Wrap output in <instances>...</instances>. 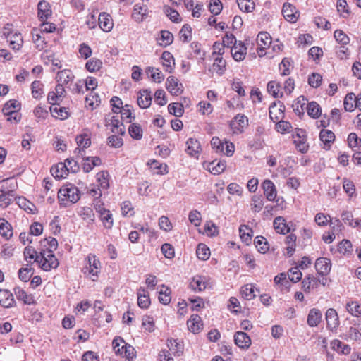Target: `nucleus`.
<instances>
[{
  "label": "nucleus",
  "instance_id": "obj_21",
  "mask_svg": "<svg viewBox=\"0 0 361 361\" xmlns=\"http://www.w3.org/2000/svg\"><path fill=\"white\" fill-rule=\"evenodd\" d=\"M187 324L188 329L192 333L199 332L203 326L201 318L197 314L192 315L188 319Z\"/></svg>",
  "mask_w": 361,
  "mask_h": 361
},
{
  "label": "nucleus",
  "instance_id": "obj_35",
  "mask_svg": "<svg viewBox=\"0 0 361 361\" xmlns=\"http://www.w3.org/2000/svg\"><path fill=\"white\" fill-rule=\"evenodd\" d=\"M320 140L325 146L329 147L335 140L334 133L329 130H322L319 133Z\"/></svg>",
  "mask_w": 361,
  "mask_h": 361
},
{
  "label": "nucleus",
  "instance_id": "obj_46",
  "mask_svg": "<svg viewBox=\"0 0 361 361\" xmlns=\"http://www.w3.org/2000/svg\"><path fill=\"white\" fill-rule=\"evenodd\" d=\"M128 133L133 139L140 140L142 137V129L138 124H131L128 128Z\"/></svg>",
  "mask_w": 361,
  "mask_h": 361
},
{
  "label": "nucleus",
  "instance_id": "obj_50",
  "mask_svg": "<svg viewBox=\"0 0 361 361\" xmlns=\"http://www.w3.org/2000/svg\"><path fill=\"white\" fill-rule=\"evenodd\" d=\"M281 85L279 82L276 81H270L267 84V91L269 94H271L274 98H277L279 97Z\"/></svg>",
  "mask_w": 361,
  "mask_h": 361
},
{
  "label": "nucleus",
  "instance_id": "obj_29",
  "mask_svg": "<svg viewBox=\"0 0 361 361\" xmlns=\"http://www.w3.org/2000/svg\"><path fill=\"white\" fill-rule=\"evenodd\" d=\"M281 107H283L284 109V106H281ZM269 117L271 121L274 122H276L283 117V109L281 108H279L276 103H273L269 106Z\"/></svg>",
  "mask_w": 361,
  "mask_h": 361
},
{
  "label": "nucleus",
  "instance_id": "obj_62",
  "mask_svg": "<svg viewBox=\"0 0 361 361\" xmlns=\"http://www.w3.org/2000/svg\"><path fill=\"white\" fill-rule=\"evenodd\" d=\"M302 275L298 267L291 268L288 271L289 279L294 283L299 281L302 278Z\"/></svg>",
  "mask_w": 361,
  "mask_h": 361
},
{
  "label": "nucleus",
  "instance_id": "obj_52",
  "mask_svg": "<svg viewBox=\"0 0 361 361\" xmlns=\"http://www.w3.org/2000/svg\"><path fill=\"white\" fill-rule=\"evenodd\" d=\"M0 235L6 239H8L13 235L11 226L8 221L0 223Z\"/></svg>",
  "mask_w": 361,
  "mask_h": 361
},
{
  "label": "nucleus",
  "instance_id": "obj_28",
  "mask_svg": "<svg viewBox=\"0 0 361 361\" xmlns=\"http://www.w3.org/2000/svg\"><path fill=\"white\" fill-rule=\"evenodd\" d=\"M274 227L279 233L285 234L290 231V228L288 227L285 219L282 216H278L274 219Z\"/></svg>",
  "mask_w": 361,
  "mask_h": 361
},
{
  "label": "nucleus",
  "instance_id": "obj_58",
  "mask_svg": "<svg viewBox=\"0 0 361 361\" xmlns=\"http://www.w3.org/2000/svg\"><path fill=\"white\" fill-rule=\"evenodd\" d=\"M337 11L341 13V16L345 18L350 13L348 10V6L345 0H338L337 1Z\"/></svg>",
  "mask_w": 361,
  "mask_h": 361
},
{
  "label": "nucleus",
  "instance_id": "obj_37",
  "mask_svg": "<svg viewBox=\"0 0 361 361\" xmlns=\"http://www.w3.org/2000/svg\"><path fill=\"white\" fill-rule=\"evenodd\" d=\"M137 304L141 308H147L150 304L149 295L145 289L140 288L139 290Z\"/></svg>",
  "mask_w": 361,
  "mask_h": 361
},
{
  "label": "nucleus",
  "instance_id": "obj_51",
  "mask_svg": "<svg viewBox=\"0 0 361 361\" xmlns=\"http://www.w3.org/2000/svg\"><path fill=\"white\" fill-rule=\"evenodd\" d=\"M102 65L101 60L93 58L89 60L85 65L86 68L90 72H94L99 71Z\"/></svg>",
  "mask_w": 361,
  "mask_h": 361
},
{
  "label": "nucleus",
  "instance_id": "obj_15",
  "mask_svg": "<svg viewBox=\"0 0 361 361\" xmlns=\"http://www.w3.org/2000/svg\"><path fill=\"white\" fill-rule=\"evenodd\" d=\"M0 304L5 308H10L15 305L13 294L6 289H0Z\"/></svg>",
  "mask_w": 361,
  "mask_h": 361
},
{
  "label": "nucleus",
  "instance_id": "obj_63",
  "mask_svg": "<svg viewBox=\"0 0 361 361\" xmlns=\"http://www.w3.org/2000/svg\"><path fill=\"white\" fill-rule=\"evenodd\" d=\"M147 14V6H139L137 4L135 5L133 10V16L137 18V20H140L142 19L144 16Z\"/></svg>",
  "mask_w": 361,
  "mask_h": 361
},
{
  "label": "nucleus",
  "instance_id": "obj_16",
  "mask_svg": "<svg viewBox=\"0 0 361 361\" xmlns=\"http://www.w3.org/2000/svg\"><path fill=\"white\" fill-rule=\"evenodd\" d=\"M140 95L137 97V104L142 109L148 108L152 103L151 92L147 90H142L139 92Z\"/></svg>",
  "mask_w": 361,
  "mask_h": 361
},
{
  "label": "nucleus",
  "instance_id": "obj_27",
  "mask_svg": "<svg viewBox=\"0 0 361 361\" xmlns=\"http://www.w3.org/2000/svg\"><path fill=\"white\" fill-rule=\"evenodd\" d=\"M7 41L9 42L10 47L13 50H19L23 44V39L20 32H15Z\"/></svg>",
  "mask_w": 361,
  "mask_h": 361
},
{
  "label": "nucleus",
  "instance_id": "obj_20",
  "mask_svg": "<svg viewBox=\"0 0 361 361\" xmlns=\"http://www.w3.org/2000/svg\"><path fill=\"white\" fill-rule=\"evenodd\" d=\"M207 286L205 277L201 276L193 277L190 283V288L195 291L201 292L207 288Z\"/></svg>",
  "mask_w": 361,
  "mask_h": 361
},
{
  "label": "nucleus",
  "instance_id": "obj_42",
  "mask_svg": "<svg viewBox=\"0 0 361 361\" xmlns=\"http://www.w3.org/2000/svg\"><path fill=\"white\" fill-rule=\"evenodd\" d=\"M196 254L200 259L207 260L209 257L210 251L206 245L200 243L197 247Z\"/></svg>",
  "mask_w": 361,
  "mask_h": 361
},
{
  "label": "nucleus",
  "instance_id": "obj_26",
  "mask_svg": "<svg viewBox=\"0 0 361 361\" xmlns=\"http://www.w3.org/2000/svg\"><path fill=\"white\" fill-rule=\"evenodd\" d=\"M186 152L190 156H195L200 153V144L197 140L194 138H190L186 142Z\"/></svg>",
  "mask_w": 361,
  "mask_h": 361
},
{
  "label": "nucleus",
  "instance_id": "obj_40",
  "mask_svg": "<svg viewBox=\"0 0 361 361\" xmlns=\"http://www.w3.org/2000/svg\"><path fill=\"white\" fill-rule=\"evenodd\" d=\"M240 293L242 297L250 300L255 297V289L252 284H246L241 288Z\"/></svg>",
  "mask_w": 361,
  "mask_h": 361
},
{
  "label": "nucleus",
  "instance_id": "obj_39",
  "mask_svg": "<svg viewBox=\"0 0 361 361\" xmlns=\"http://www.w3.org/2000/svg\"><path fill=\"white\" fill-rule=\"evenodd\" d=\"M356 96L354 93L348 94L344 99V108L348 111H353L355 107Z\"/></svg>",
  "mask_w": 361,
  "mask_h": 361
},
{
  "label": "nucleus",
  "instance_id": "obj_43",
  "mask_svg": "<svg viewBox=\"0 0 361 361\" xmlns=\"http://www.w3.org/2000/svg\"><path fill=\"white\" fill-rule=\"evenodd\" d=\"M17 203L19 205V207L24 210L28 212L29 213L34 214L35 211V205L26 200L24 197H18L17 199Z\"/></svg>",
  "mask_w": 361,
  "mask_h": 361
},
{
  "label": "nucleus",
  "instance_id": "obj_33",
  "mask_svg": "<svg viewBox=\"0 0 361 361\" xmlns=\"http://www.w3.org/2000/svg\"><path fill=\"white\" fill-rule=\"evenodd\" d=\"M50 111L54 117L61 120L66 119L70 115L65 107L51 106Z\"/></svg>",
  "mask_w": 361,
  "mask_h": 361
},
{
  "label": "nucleus",
  "instance_id": "obj_54",
  "mask_svg": "<svg viewBox=\"0 0 361 361\" xmlns=\"http://www.w3.org/2000/svg\"><path fill=\"white\" fill-rule=\"evenodd\" d=\"M249 231L252 233V231L247 226L243 225L239 228L240 236L247 244L251 241V234Z\"/></svg>",
  "mask_w": 361,
  "mask_h": 361
},
{
  "label": "nucleus",
  "instance_id": "obj_8",
  "mask_svg": "<svg viewBox=\"0 0 361 361\" xmlns=\"http://www.w3.org/2000/svg\"><path fill=\"white\" fill-rule=\"evenodd\" d=\"M166 87L168 91L173 95H180L183 91L182 84L174 76H169L167 78Z\"/></svg>",
  "mask_w": 361,
  "mask_h": 361
},
{
  "label": "nucleus",
  "instance_id": "obj_47",
  "mask_svg": "<svg viewBox=\"0 0 361 361\" xmlns=\"http://www.w3.org/2000/svg\"><path fill=\"white\" fill-rule=\"evenodd\" d=\"M255 245L259 252L262 253H265L269 250L267 239L262 236H257L255 238Z\"/></svg>",
  "mask_w": 361,
  "mask_h": 361
},
{
  "label": "nucleus",
  "instance_id": "obj_24",
  "mask_svg": "<svg viewBox=\"0 0 361 361\" xmlns=\"http://www.w3.org/2000/svg\"><path fill=\"white\" fill-rule=\"evenodd\" d=\"M73 73L68 69H64L59 71L56 77L57 82L63 85L68 84L71 81H73Z\"/></svg>",
  "mask_w": 361,
  "mask_h": 361
},
{
  "label": "nucleus",
  "instance_id": "obj_7",
  "mask_svg": "<svg viewBox=\"0 0 361 361\" xmlns=\"http://www.w3.org/2000/svg\"><path fill=\"white\" fill-rule=\"evenodd\" d=\"M248 125V119L243 114H238L231 122V126L233 133L240 134L243 132L244 128Z\"/></svg>",
  "mask_w": 361,
  "mask_h": 361
},
{
  "label": "nucleus",
  "instance_id": "obj_56",
  "mask_svg": "<svg viewBox=\"0 0 361 361\" xmlns=\"http://www.w3.org/2000/svg\"><path fill=\"white\" fill-rule=\"evenodd\" d=\"M97 180L99 183V187L102 189H107L109 186L108 176L109 173L106 171H101L97 173Z\"/></svg>",
  "mask_w": 361,
  "mask_h": 361
},
{
  "label": "nucleus",
  "instance_id": "obj_12",
  "mask_svg": "<svg viewBox=\"0 0 361 361\" xmlns=\"http://www.w3.org/2000/svg\"><path fill=\"white\" fill-rule=\"evenodd\" d=\"M99 25L104 32H110L114 26L111 16L106 13H101L98 18Z\"/></svg>",
  "mask_w": 361,
  "mask_h": 361
},
{
  "label": "nucleus",
  "instance_id": "obj_9",
  "mask_svg": "<svg viewBox=\"0 0 361 361\" xmlns=\"http://www.w3.org/2000/svg\"><path fill=\"white\" fill-rule=\"evenodd\" d=\"M315 269L317 273L322 276L327 275L331 268V263L329 259L325 257H320L316 260Z\"/></svg>",
  "mask_w": 361,
  "mask_h": 361
},
{
  "label": "nucleus",
  "instance_id": "obj_22",
  "mask_svg": "<svg viewBox=\"0 0 361 361\" xmlns=\"http://www.w3.org/2000/svg\"><path fill=\"white\" fill-rule=\"evenodd\" d=\"M101 164L102 161L98 157H87L83 159L82 169L85 173H88L94 166H99Z\"/></svg>",
  "mask_w": 361,
  "mask_h": 361
},
{
  "label": "nucleus",
  "instance_id": "obj_32",
  "mask_svg": "<svg viewBox=\"0 0 361 361\" xmlns=\"http://www.w3.org/2000/svg\"><path fill=\"white\" fill-rule=\"evenodd\" d=\"M167 345L169 350L177 356H180L183 351V345L177 340L171 338L167 340Z\"/></svg>",
  "mask_w": 361,
  "mask_h": 361
},
{
  "label": "nucleus",
  "instance_id": "obj_3",
  "mask_svg": "<svg viewBox=\"0 0 361 361\" xmlns=\"http://www.w3.org/2000/svg\"><path fill=\"white\" fill-rule=\"evenodd\" d=\"M85 261L88 266H86L84 269V273H88L92 277H97L100 271L101 263L99 259L97 258L95 255L89 254L85 258ZM92 281H96L94 278H92Z\"/></svg>",
  "mask_w": 361,
  "mask_h": 361
},
{
  "label": "nucleus",
  "instance_id": "obj_4",
  "mask_svg": "<svg viewBox=\"0 0 361 361\" xmlns=\"http://www.w3.org/2000/svg\"><path fill=\"white\" fill-rule=\"evenodd\" d=\"M7 180L0 181V207H7L15 198L13 190H9L7 187Z\"/></svg>",
  "mask_w": 361,
  "mask_h": 361
},
{
  "label": "nucleus",
  "instance_id": "obj_38",
  "mask_svg": "<svg viewBox=\"0 0 361 361\" xmlns=\"http://www.w3.org/2000/svg\"><path fill=\"white\" fill-rule=\"evenodd\" d=\"M346 310L353 317L361 316V305L356 301H350L346 304Z\"/></svg>",
  "mask_w": 361,
  "mask_h": 361
},
{
  "label": "nucleus",
  "instance_id": "obj_55",
  "mask_svg": "<svg viewBox=\"0 0 361 361\" xmlns=\"http://www.w3.org/2000/svg\"><path fill=\"white\" fill-rule=\"evenodd\" d=\"M162 42H159L160 45L166 47L171 44L173 40V36L171 32L168 30H162L161 32V39Z\"/></svg>",
  "mask_w": 361,
  "mask_h": 361
},
{
  "label": "nucleus",
  "instance_id": "obj_19",
  "mask_svg": "<svg viewBox=\"0 0 361 361\" xmlns=\"http://www.w3.org/2000/svg\"><path fill=\"white\" fill-rule=\"evenodd\" d=\"M38 16L41 21L46 20L51 15V10L48 2L45 1H40L38 3Z\"/></svg>",
  "mask_w": 361,
  "mask_h": 361
},
{
  "label": "nucleus",
  "instance_id": "obj_34",
  "mask_svg": "<svg viewBox=\"0 0 361 361\" xmlns=\"http://www.w3.org/2000/svg\"><path fill=\"white\" fill-rule=\"evenodd\" d=\"M307 111L308 115L313 118L319 117L322 114L321 107L316 102H311L307 104Z\"/></svg>",
  "mask_w": 361,
  "mask_h": 361
},
{
  "label": "nucleus",
  "instance_id": "obj_17",
  "mask_svg": "<svg viewBox=\"0 0 361 361\" xmlns=\"http://www.w3.org/2000/svg\"><path fill=\"white\" fill-rule=\"evenodd\" d=\"M69 169L67 168L66 164L59 163L56 166L51 168V173L56 178H63L68 173Z\"/></svg>",
  "mask_w": 361,
  "mask_h": 361
},
{
  "label": "nucleus",
  "instance_id": "obj_2",
  "mask_svg": "<svg viewBox=\"0 0 361 361\" xmlns=\"http://www.w3.org/2000/svg\"><path fill=\"white\" fill-rule=\"evenodd\" d=\"M35 262L45 271H50L51 269H56L59 265V262L52 250L41 252L39 255L36 256Z\"/></svg>",
  "mask_w": 361,
  "mask_h": 361
},
{
  "label": "nucleus",
  "instance_id": "obj_1",
  "mask_svg": "<svg viewBox=\"0 0 361 361\" xmlns=\"http://www.w3.org/2000/svg\"><path fill=\"white\" fill-rule=\"evenodd\" d=\"M58 199L64 207L74 204L80 200L79 190L71 183L65 184L58 191Z\"/></svg>",
  "mask_w": 361,
  "mask_h": 361
},
{
  "label": "nucleus",
  "instance_id": "obj_53",
  "mask_svg": "<svg viewBox=\"0 0 361 361\" xmlns=\"http://www.w3.org/2000/svg\"><path fill=\"white\" fill-rule=\"evenodd\" d=\"M20 104L16 100H10L7 102L3 108L4 114L14 113L19 108Z\"/></svg>",
  "mask_w": 361,
  "mask_h": 361
},
{
  "label": "nucleus",
  "instance_id": "obj_25",
  "mask_svg": "<svg viewBox=\"0 0 361 361\" xmlns=\"http://www.w3.org/2000/svg\"><path fill=\"white\" fill-rule=\"evenodd\" d=\"M226 167L225 161L214 160L207 164V169L213 174L218 175L223 173Z\"/></svg>",
  "mask_w": 361,
  "mask_h": 361
},
{
  "label": "nucleus",
  "instance_id": "obj_13",
  "mask_svg": "<svg viewBox=\"0 0 361 361\" xmlns=\"http://www.w3.org/2000/svg\"><path fill=\"white\" fill-rule=\"evenodd\" d=\"M264 194L269 201H274L276 197V189L274 183L270 180H265L262 183Z\"/></svg>",
  "mask_w": 361,
  "mask_h": 361
},
{
  "label": "nucleus",
  "instance_id": "obj_23",
  "mask_svg": "<svg viewBox=\"0 0 361 361\" xmlns=\"http://www.w3.org/2000/svg\"><path fill=\"white\" fill-rule=\"evenodd\" d=\"M322 320V312L319 310L313 308L310 310L307 316V324L310 326H318Z\"/></svg>",
  "mask_w": 361,
  "mask_h": 361
},
{
  "label": "nucleus",
  "instance_id": "obj_18",
  "mask_svg": "<svg viewBox=\"0 0 361 361\" xmlns=\"http://www.w3.org/2000/svg\"><path fill=\"white\" fill-rule=\"evenodd\" d=\"M13 291L17 299L23 301L24 304L33 305L35 303L34 297L32 295H28L23 288L16 287Z\"/></svg>",
  "mask_w": 361,
  "mask_h": 361
},
{
  "label": "nucleus",
  "instance_id": "obj_59",
  "mask_svg": "<svg viewBox=\"0 0 361 361\" xmlns=\"http://www.w3.org/2000/svg\"><path fill=\"white\" fill-rule=\"evenodd\" d=\"M42 87V84L39 81L35 80L32 83V94L34 98L38 99L42 96L43 93Z\"/></svg>",
  "mask_w": 361,
  "mask_h": 361
},
{
  "label": "nucleus",
  "instance_id": "obj_61",
  "mask_svg": "<svg viewBox=\"0 0 361 361\" xmlns=\"http://www.w3.org/2000/svg\"><path fill=\"white\" fill-rule=\"evenodd\" d=\"M334 37L342 45H346L350 42L349 37L341 30H336L334 32Z\"/></svg>",
  "mask_w": 361,
  "mask_h": 361
},
{
  "label": "nucleus",
  "instance_id": "obj_6",
  "mask_svg": "<svg viewBox=\"0 0 361 361\" xmlns=\"http://www.w3.org/2000/svg\"><path fill=\"white\" fill-rule=\"evenodd\" d=\"M282 14L287 21L292 23H295L300 16V13L296 7L289 2L283 4Z\"/></svg>",
  "mask_w": 361,
  "mask_h": 361
},
{
  "label": "nucleus",
  "instance_id": "obj_41",
  "mask_svg": "<svg viewBox=\"0 0 361 361\" xmlns=\"http://www.w3.org/2000/svg\"><path fill=\"white\" fill-rule=\"evenodd\" d=\"M159 300L160 302L167 305L171 301V290L169 287L165 286L164 285L161 286V288L159 290Z\"/></svg>",
  "mask_w": 361,
  "mask_h": 361
},
{
  "label": "nucleus",
  "instance_id": "obj_45",
  "mask_svg": "<svg viewBox=\"0 0 361 361\" xmlns=\"http://www.w3.org/2000/svg\"><path fill=\"white\" fill-rule=\"evenodd\" d=\"M169 112L176 117L181 116L184 113L183 104L178 102L170 104L168 106Z\"/></svg>",
  "mask_w": 361,
  "mask_h": 361
},
{
  "label": "nucleus",
  "instance_id": "obj_5",
  "mask_svg": "<svg viewBox=\"0 0 361 361\" xmlns=\"http://www.w3.org/2000/svg\"><path fill=\"white\" fill-rule=\"evenodd\" d=\"M106 126L109 128L114 134L123 135L125 134V127L118 115L109 116L106 118Z\"/></svg>",
  "mask_w": 361,
  "mask_h": 361
},
{
  "label": "nucleus",
  "instance_id": "obj_44",
  "mask_svg": "<svg viewBox=\"0 0 361 361\" xmlns=\"http://www.w3.org/2000/svg\"><path fill=\"white\" fill-rule=\"evenodd\" d=\"M296 238H297L295 234H290L286 238L287 255L289 257L292 256L295 252Z\"/></svg>",
  "mask_w": 361,
  "mask_h": 361
},
{
  "label": "nucleus",
  "instance_id": "obj_30",
  "mask_svg": "<svg viewBox=\"0 0 361 361\" xmlns=\"http://www.w3.org/2000/svg\"><path fill=\"white\" fill-rule=\"evenodd\" d=\"M226 61L221 56H217L214 59L212 65V71L216 72L218 75H221L226 71Z\"/></svg>",
  "mask_w": 361,
  "mask_h": 361
},
{
  "label": "nucleus",
  "instance_id": "obj_60",
  "mask_svg": "<svg viewBox=\"0 0 361 361\" xmlns=\"http://www.w3.org/2000/svg\"><path fill=\"white\" fill-rule=\"evenodd\" d=\"M180 38H183V42H188L192 38V28L186 24L183 26L180 31Z\"/></svg>",
  "mask_w": 361,
  "mask_h": 361
},
{
  "label": "nucleus",
  "instance_id": "obj_36",
  "mask_svg": "<svg viewBox=\"0 0 361 361\" xmlns=\"http://www.w3.org/2000/svg\"><path fill=\"white\" fill-rule=\"evenodd\" d=\"M161 59L163 60V66L166 67L165 71L171 73L172 64L174 65L173 55L169 51H164L161 54Z\"/></svg>",
  "mask_w": 361,
  "mask_h": 361
},
{
  "label": "nucleus",
  "instance_id": "obj_57",
  "mask_svg": "<svg viewBox=\"0 0 361 361\" xmlns=\"http://www.w3.org/2000/svg\"><path fill=\"white\" fill-rule=\"evenodd\" d=\"M75 140L78 145L83 148H87L91 145L90 137L87 134L78 135Z\"/></svg>",
  "mask_w": 361,
  "mask_h": 361
},
{
  "label": "nucleus",
  "instance_id": "obj_14",
  "mask_svg": "<svg viewBox=\"0 0 361 361\" xmlns=\"http://www.w3.org/2000/svg\"><path fill=\"white\" fill-rule=\"evenodd\" d=\"M231 52L235 61H241L247 54V47L240 42L238 45L235 44L231 47Z\"/></svg>",
  "mask_w": 361,
  "mask_h": 361
},
{
  "label": "nucleus",
  "instance_id": "obj_49",
  "mask_svg": "<svg viewBox=\"0 0 361 361\" xmlns=\"http://www.w3.org/2000/svg\"><path fill=\"white\" fill-rule=\"evenodd\" d=\"M239 8L245 12H252L255 8V4L252 0H236Z\"/></svg>",
  "mask_w": 361,
  "mask_h": 361
},
{
  "label": "nucleus",
  "instance_id": "obj_11",
  "mask_svg": "<svg viewBox=\"0 0 361 361\" xmlns=\"http://www.w3.org/2000/svg\"><path fill=\"white\" fill-rule=\"evenodd\" d=\"M235 345L242 349H247L251 345V338L243 331H237L234 335Z\"/></svg>",
  "mask_w": 361,
  "mask_h": 361
},
{
  "label": "nucleus",
  "instance_id": "obj_31",
  "mask_svg": "<svg viewBox=\"0 0 361 361\" xmlns=\"http://www.w3.org/2000/svg\"><path fill=\"white\" fill-rule=\"evenodd\" d=\"M101 220L106 228L110 229L113 226L112 214L109 210L102 209L99 210Z\"/></svg>",
  "mask_w": 361,
  "mask_h": 361
},
{
  "label": "nucleus",
  "instance_id": "obj_10",
  "mask_svg": "<svg viewBox=\"0 0 361 361\" xmlns=\"http://www.w3.org/2000/svg\"><path fill=\"white\" fill-rule=\"evenodd\" d=\"M326 320L327 327L334 331L337 329L339 326V318L336 311L333 308H329L326 312Z\"/></svg>",
  "mask_w": 361,
  "mask_h": 361
},
{
  "label": "nucleus",
  "instance_id": "obj_64",
  "mask_svg": "<svg viewBox=\"0 0 361 361\" xmlns=\"http://www.w3.org/2000/svg\"><path fill=\"white\" fill-rule=\"evenodd\" d=\"M322 80V77L319 73H312L308 78L309 85L314 88L318 87L321 85Z\"/></svg>",
  "mask_w": 361,
  "mask_h": 361
},
{
  "label": "nucleus",
  "instance_id": "obj_48",
  "mask_svg": "<svg viewBox=\"0 0 361 361\" xmlns=\"http://www.w3.org/2000/svg\"><path fill=\"white\" fill-rule=\"evenodd\" d=\"M146 71L147 73H151L150 77L156 82L160 83L164 78V75L158 68L148 67Z\"/></svg>",
  "mask_w": 361,
  "mask_h": 361
}]
</instances>
